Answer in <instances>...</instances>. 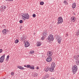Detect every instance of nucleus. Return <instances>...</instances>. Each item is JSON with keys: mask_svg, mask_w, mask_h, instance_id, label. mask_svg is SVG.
<instances>
[{"mask_svg": "<svg viewBox=\"0 0 79 79\" xmlns=\"http://www.w3.org/2000/svg\"><path fill=\"white\" fill-rule=\"evenodd\" d=\"M22 17L24 21L26 19H28L29 18V15L27 13L23 14Z\"/></svg>", "mask_w": 79, "mask_h": 79, "instance_id": "nucleus-1", "label": "nucleus"}, {"mask_svg": "<svg viewBox=\"0 0 79 79\" xmlns=\"http://www.w3.org/2000/svg\"><path fill=\"white\" fill-rule=\"evenodd\" d=\"M72 69L73 71V74H74L77 71V66L76 65H74L72 67Z\"/></svg>", "mask_w": 79, "mask_h": 79, "instance_id": "nucleus-2", "label": "nucleus"}, {"mask_svg": "<svg viewBox=\"0 0 79 79\" xmlns=\"http://www.w3.org/2000/svg\"><path fill=\"white\" fill-rule=\"evenodd\" d=\"M58 22L57 23V24H61L63 22V18L61 17H59L57 19Z\"/></svg>", "mask_w": 79, "mask_h": 79, "instance_id": "nucleus-3", "label": "nucleus"}, {"mask_svg": "<svg viewBox=\"0 0 79 79\" xmlns=\"http://www.w3.org/2000/svg\"><path fill=\"white\" fill-rule=\"evenodd\" d=\"M55 36L56 37V39H57V40L58 41V43L60 44L61 43V40L62 39L61 38L57 35H56Z\"/></svg>", "mask_w": 79, "mask_h": 79, "instance_id": "nucleus-4", "label": "nucleus"}, {"mask_svg": "<svg viewBox=\"0 0 79 79\" xmlns=\"http://www.w3.org/2000/svg\"><path fill=\"white\" fill-rule=\"evenodd\" d=\"M5 55L4 54L0 58V63H2L4 61V59L5 58Z\"/></svg>", "mask_w": 79, "mask_h": 79, "instance_id": "nucleus-5", "label": "nucleus"}, {"mask_svg": "<svg viewBox=\"0 0 79 79\" xmlns=\"http://www.w3.org/2000/svg\"><path fill=\"white\" fill-rule=\"evenodd\" d=\"M48 39L49 40H50V41H53L54 38H53V36L52 35H51L48 37Z\"/></svg>", "mask_w": 79, "mask_h": 79, "instance_id": "nucleus-6", "label": "nucleus"}, {"mask_svg": "<svg viewBox=\"0 0 79 79\" xmlns=\"http://www.w3.org/2000/svg\"><path fill=\"white\" fill-rule=\"evenodd\" d=\"M43 36L46 37V36L47 35V34H48V32L47 31V30H44L43 32Z\"/></svg>", "mask_w": 79, "mask_h": 79, "instance_id": "nucleus-7", "label": "nucleus"}, {"mask_svg": "<svg viewBox=\"0 0 79 79\" xmlns=\"http://www.w3.org/2000/svg\"><path fill=\"white\" fill-rule=\"evenodd\" d=\"M53 53L52 51H48L47 53V55L48 56H52V54Z\"/></svg>", "mask_w": 79, "mask_h": 79, "instance_id": "nucleus-8", "label": "nucleus"}, {"mask_svg": "<svg viewBox=\"0 0 79 79\" xmlns=\"http://www.w3.org/2000/svg\"><path fill=\"white\" fill-rule=\"evenodd\" d=\"M2 33L3 34L5 35L6 34H7V33H8V31L6 29H4L2 30Z\"/></svg>", "mask_w": 79, "mask_h": 79, "instance_id": "nucleus-9", "label": "nucleus"}, {"mask_svg": "<svg viewBox=\"0 0 79 79\" xmlns=\"http://www.w3.org/2000/svg\"><path fill=\"white\" fill-rule=\"evenodd\" d=\"M71 21H73V22H74L76 21V19L75 17L74 16H72L71 18Z\"/></svg>", "mask_w": 79, "mask_h": 79, "instance_id": "nucleus-10", "label": "nucleus"}, {"mask_svg": "<svg viewBox=\"0 0 79 79\" xmlns=\"http://www.w3.org/2000/svg\"><path fill=\"white\" fill-rule=\"evenodd\" d=\"M52 58L49 57L46 60V61H47V62H51L52 61Z\"/></svg>", "mask_w": 79, "mask_h": 79, "instance_id": "nucleus-11", "label": "nucleus"}, {"mask_svg": "<svg viewBox=\"0 0 79 79\" xmlns=\"http://www.w3.org/2000/svg\"><path fill=\"white\" fill-rule=\"evenodd\" d=\"M27 68H30V69H34V66H33V67H31V66L29 65H27Z\"/></svg>", "mask_w": 79, "mask_h": 79, "instance_id": "nucleus-12", "label": "nucleus"}, {"mask_svg": "<svg viewBox=\"0 0 79 79\" xmlns=\"http://www.w3.org/2000/svg\"><path fill=\"white\" fill-rule=\"evenodd\" d=\"M30 45L29 43L28 42H27L25 43V47H28Z\"/></svg>", "mask_w": 79, "mask_h": 79, "instance_id": "nucleus-13", "label": "nucleus"}, {"mask_svg": "<svg viewBox=\"0 0 79 79\" xmlns=\"http://www.w3.org/2000/svg\"><path fill=\"white\" fill-rule=\"evenodd\" d=\"M54 68H53L52 67H51L50 68H49V71L51 72L54 71Z\"/></svg>", "mask_w": 79, "mask_h": 79, "instance_id": "nucleus-14", "label": "nucleus"}, {"mask_svg": "<svg viewBox=\"0 0 79 79\" xmlns=\"http://www.w3.org/2000/svg\"><path fill=\"white\" fill-rule=\"evenodd\" d=\"M44 71H45V72H48V71H50L49 67H46L44 69Z\"/></svg>", "mask_w": 79, "mask_h": 79, "instance_id": "nucleus-15", "label": "nucleus"}, {"mask_svg": "<svg viewBox=\"0 0 79 79\" xmlns=\"http://www.w3.org/2000/svg\"><path fill=\"white\" fill-rule=\"evenodd\" d=\"M76 2H74L73 3L72 5V8L74 9V8H75L76 7Z\"/></svg>", "mask_w": 79, "mask_h": 79, "instance_id": "nucleus-16", "label": "nucleus"}, {"mask_svg": "<svg viewBox=\"0 0 79 79\" xmlns=\"http://www.w3.org/2000/svg\"><path fill=\"white\" fill-rule=\"evenodd\" d=\"M41 44H42V43L41 42L38 41L37 42V47H40L41 45Z\"/></svg>", "mask_w": 79, "mask_h": 79, "instance_id": "nucleus-17", "label": "nucleus"}, {"mask_svg": "<svg viewBox=\"0 0 79 79\" xmlns=\"http://www.w3.org/2000/svg\"><path fill=\"white\" fill-rule=\"evenodd\" d=\"M26 36L24 35H22V36L21 38V39L22 40V41H23V40L26 39Z\"/></svg>", "mask_w": 79, "mask_h": 79, "instance_id": "nucleus-18", "label": "nucleus"}, {"mask_svg": "<svg viewBox=\"0 0 79 79\" xmlns=\"http://www.w3.org/2000/svg\"><path fill=\"white\" fill-rule=\"evenodd\" d=\"M56 66V64H55V63L54 62H53L52 64H51V67L55 68Z\"/></svg>", "mask_w": 79, "mask_h": 79, "instance_id": "nucleus-19", "label": "nucleus"}, {"mask_svg": "<svg viewBox=\"0 0 79 79\" xmlns=\"http://www.w3.org/2000/svg\"><path fill=\"white\" fill-rule=\"evenodd\" d=\"M17 68H19V69H22V70H23V69H24V68L22 66H17Z\"/></svg>", "mask_w": 79, "mask_h": 79, "instance_id": "nucleus-20", "label": "nucleus"}, {"mask_svg": "<svg viewBox=\"0 0 79 79\" xmlns=\"http://www.w3.org/2000/svg\"><path fill=\"white\" fill-rule=\"evenodd\" d=\"M44 77L47 78L48 77H49V74H46L44 76Z\"/></svg>", "mask_w": 79, "mask_h": 79, "instance_id": "nucleus-21", "label": "nucleus"}, {"mask_svg": "<svg viewBox=\"0 0 79 79\" xmlns=\"http://www.w3.org/2000/svg\"><path fill=\"white\" fill-rule=\"evenodd\" d=\"M38 75V74L37 73H35L34 74V77H37Z\"/></svg>", "mask_w": 79, "mask_h": 79, "instance_id": "nucleus-22", "label": "nucleus"}, {"mask_svg": "<svg viewBox=\"0 0 79 79\" xmlns=\"http://www.w3.org/2000/svg\"><path fill=\"white\" fill-rule=\"evenodd\" d=\"M18 42H19V40H16L15 41V44H18Z\"/></svg>", "mask_w": 79, "mask_h": 79, "instance_id": "nucleus-23", "label": "nucleus"}, {"mask_svg": "<svg viewBox=\"0 0 79 79\" xmlns=\"http://www.w3.org/2000/svg\"><path fill=\"white\" fill-rule=\"evenodd\" d=\"M44 2H41L40 3V4L41 5H44Z\"/></svg>", "mask_w": 79, "mask_h": 79, "instance_id": "nucleus-24", "label": "nucleus"}, {"mask_svg": "<svg viewBox=\"0 0 79 79\" xmlns=\"http://www.w3.org/2000/svg\"><path fill=\"white\" fill-rule=\"evenodd\" d=\"M76 35L77 36H79V31H77L76 33Z\"/></svg>", "mask_w": 79, "mask_h": 79, "instance_id": "nucleus-25", "label": "nucleus"}, {"mask_svg": "<svg viewBox=\"0 0 79 79\" xmlns=\"http://www.w3.org/2000/svg\"><path fill=\"white\" fill-rule=\"evenodd\" d=\"M10 57V56H9V55H8L6 58V60H7V61H8V60H9V57Z\"/></svg>", "mask_w": 79, "mask_h": 79, "instance_id": "nucleus-26", "label": "nucleus"}, {"mask_svg": "<svg viewBox=\"0 0 79 79\" xmlns=\"http://www.w3.org/2000/svg\"><path fill=\"white\" fill-rule=\"evenodd\" d=\"M45 37H44L43 36V37H42L41 38V40H44L45 38Z\"/></svg>", "mask_w": 79, "mask_h": 79, "instance_id": "nucleus-27", "label": "nucleus"}, {"mask_svg": "<svg viewBox=\"0 0 79 79\" xmlns=\"http://www.w3.org/2000/svg\"><path fill=\"white\" fill-rule=\"evenodd\" d=\"M15 74V73L13 72H12L11 73V76H14V74Z\"/></svg>", "mask_w": 79, "mask_h": 79, "instance_id": "nucleus-28", "label": "nucleus"}, {"mask_svg": "<svg viewBox=\"0 0 79 79\" xmlns=\"http://www.w3.org/2000/svg\"><path fill=\"white\" fill-rule=\"evenodd\" d=\"M2 8L3 10H4V9H5L6 7H5V6H3L2 7Z\"/></svg>", "mask_w": 79, "mask_h": 79, "instance_id": "nucleus-29", "label": "nucleus"}, {"mask_svg": "<svg viewBox=\"0 0 79 79\" xmlns=\"http://www.w3.org/2000/svg\"><path fill=\"white\" fill-rule=\"evenodd\" d=\"M30 54H32L33 53H34V51H30Z\"/></svg>", "mask_w": 79, "mask_h": 79, "instance_id": "nucleus-30", "label": "nucleus"}, {"mask_svg": "<svg viewBox=\"0 0 79 79\" xmlns=\"http://www.w3.org/2000/svg\"><path fill=\"white\" fill-rule=\"evenodd\" d=\"M23 20H21L19 21V23H20V24H21V23H23Z\"/></svg>", "mask_w": 79, "mask_h": 79, "instance_id": "nucleus-31", "label": "nucleus"}, {"mask_svg": "<svg viewBox=\"0 0 79 79\" xmlns=\"http://www.w3.org/2000/svg\"><path fill=\"white\" fill-rule=\"evenodd\" d=\"M32 16L33 17V18H35V14H33L32 15Z\"/></svg>", "mask_w": 79, "mask_h": 79, "instance_id": "nucleus-32", "label": "nucleus"}, {"mask_svg": "<svg viewBox=\"0 0 79 79\" xmlns=\"http://www.w3.org/2000/svg\"><path fill=\"white\" fill-rule=\"evenodd\" d=\"M3 51V50L2 49H0V53H2V52Z\"/></svg>", "mask_w": 79, "mask_h": 79, "instance_id": "nucleus-33", "label": "nucleus"}, {"mask_svg": "<svg viewBox=\"0 0 79 79\" xmlns=\"http://www.w3.org/2000/svg\"><path fill=\"white\" fill-rule=\"evenodd\" d=\"M76 63H79V60H77L76 61Z\"/></svg>", "mask_w": 79, "mask_h": 79, "instance_id": "nucleus-34", "label": "nucleus"}, {"mask_svg": "<svg viewBox=\"0 0 79 79\" xmlns=\"http://www.w3.org/2000/svg\"><path fill=\"white\" fill-rule=\"evenodd\" d=\"M6 1H7V0H8V1H10V2H12V1H13V0H6Z\"/></svg>", "mask_w": 79, "mask_h": 79, "instance_id": "nucleus-35", "label": "nucleus"}, {"mask_svg": "<svg viewBox=\"0 0 79 79\" xmlns=\"http://www.w3.org/2000/svg\"><path fill=\"white\" fill-rule=\"evenodd\" d=\"M46 79V78L44 77H44L42 78V79Z\"/></svg>", "mask_w": 79, "mask_h": 79, "instance_id": "nucleus-36", "label": "nucleus"}, {"mask_svg": "<svg viewBox=\"0 0 79 79\" xmlns=\"http://www.w3.org/2000/svg\"><path fill=\"white\" fill-rule=\"evenodd\" d=\"M36 69H39V67H37Z\"/></svg>", "mask_w": 79, "mask_h": 79, "instance_id": "nucleus-37", "label": "nucleus"}, {"mask_svg": "<svg viewBox=\"0 0 79 79\" xmlns=\"http://www.w3.org/2000/svg\"><path fill=\"white\" fill-rule=\"evenodd\" d=\"M51 79H55L54 78H52Z\"/></svg>", "mask_w": 79, "mask_h": 79, "instance_id": "nucleus-38", "label": "nucleus"}, {"mask_svg": "<svg viewBox=\"0 0 79 79\" xmlns=\"http://www.w3.org/2000/svg\"><path fill=\"white\" fill-rule=\"evenodd\" d=\"M66 1H64V3H66Z\"/></svg>", "mask_w": 79, "mask_h": 79, "instance_id": "nucleus-39", "label": "nucleus"}, {"mask_svg": "<svg viewBox=\"0 0 79 79\" xmlns=\"http://www.w3.org/2000/svg\"><path fill=\"white\" fill-rule=\"evenodd\" d=\"M24 67H27V66H26V65H24Z\"/></svg>", "mask_w": 79, "mask_h": 79, "instance_id": "nucleus-40", "label": "nucleus"}, {"mask_svg": "<svg viewBox=\"0 0 79 79\" xmlns=\"http://www.w3.org/2000/svg\"><path fill=\"white\" fill-rule=\"evenodd\" d=\"M66 35H67V36H68V34H66Z\"/></svg>", "mask_w": 79, "mask_h": 79, "instance_id": "nucleus-41", "label": "nucleus"}, {"mask_svg": "<svg viewBox=\"0 0 79 79\" xmlns=\"http://www.w3.org/2000/svg\"><path fill=\"white\" fill-rule=\"evenodd\" d=\"M77 56L78 57H79V56L78 55Z\"/></svg>", "mask_w": 79, "mask_h": 79, "instance_id": "nucleus-42", "label": "nucleus"}]
</instances>
